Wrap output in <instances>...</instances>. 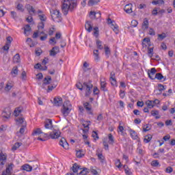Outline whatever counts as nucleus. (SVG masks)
<instances>
[{"mask_svg":"<svg viewBox=\"0 0 175 175\" xmlns=\"http://www.w3.org/2000/svg\"><path fill=\"white\" fill-rule=\"evenodd\" d=\"M77 6V1L76 0H71V1H64L62 10L63 12V14L66 16L68 14V12L70 10V12H73V9Z\"/></svg>","mask_w":175,"mask_h":175,"instance_id":"nucleus-1","label":"nucleus"},{"mask_svg":"<svg viewBox=\"0 0 175 175\" xmlns=\"http://www.w3.org/2000/svg\"><path fill=\"white\" fill-rule=\"evenodd\" d=\"M49 43L50 44H53V46L54 44H57V41L55 40V38H51L49 40Z\"/></svg>","mask_w":175,"mask_h":175,"instance_id":"nucleus-59","label":"nucleus"},{"mask_svg":"<svg viewBox=\"0 0 175 175\" xmlns=\"http://www.w3.org/2000/svg\"><path fill=\"white\" fill-rule=\"evenodd\" d=\"M93 54L94 55V60L99 61V50L96 49L93 51Z\"/></svg>","mask_w":175,"mask_h":175,"instance_id":"nucleus-30","label":"nucleus"},{"mask_svg":"<svg viewBox=\"0 0 175 175\" xmlns=\"http://www.w3.org/2000/svg\"><path fill=\"white\" fill-rule=\"evenodd\" d=\"M129 132L131 135V138L133 140H137V139H139V136H137V133H136V131H135V130L129 129Z\"/></svg>","mask_w":175,"mask_h":175,"instance_id":"nucleus-14","label":"nucleus"},{"mask_svg":"<svg viewBox=\"0 0 175 175\" xmlns=\"http://www.w3.org/2000/svg\"><path fill=\"white\" fill-rule=\"evenodd\" d=\"M54 106H62V98L55 97L53 99Z\"/></svg>","mask_w":175,"mask_h":175,"instance_id":"nucleus-12","label":"nucleus"},{"mask_svg":"<svg viewBox=\"0 0 175 175\" xmlns=\"http://www.w3.org/2000/svg\"><path fill=\"white\" fill-rule=\"evenodd\" d=\"M104 50H105V55L107 57V58H109V57H110V54H111L110 48H109V46L105 45Z\"/></svg>","mask_w":175,"mask_h":175,"instance_id":"nucleus-28","label":"nucleus"},{"mask_svg":"<svg viewBox=\"0 0 175 175\" xmlns=\"http://www.w3.org/2000/svg\"><path fill=\"white\" fill-rule=\"evenodd\" d=\"M79 170H81V168H80V165H79L77 163H74L72 165V172L73 173H77V172H79Z\"/></svg>","mask_w":175,"mask_h":175,"instance_id":"nucleus-26","label":"nucleus"},{"mask_svg":"<svg viewBox=\"0 0 175 175\" xmlns=\"http://www.w3.org/2000/svg\"><path fill=\"white\" fill-rule=\"evenodd\" d=\"M96 155H97V157H98L100 162H101V163H103V162H105V157L103 156V154L96 152Z\"/></svg>","mask_w":175,"mask_h":175,"instance_id":"nucleus-27","label":"nucleus"},{"mask_svg":"<svg viewBox=\"0 0 175 175\" xmlns=\"http://www.w3.org/2000/svg\"><path fill=\"white\" fill-rule=\"evenodd\" d=\"M151 116L155 117L156 120L161 118V116H159V111L155 110L151 111Z\"/></svg>","mask_w":175,"mask_h":175,"instance_id":"nucleus-23","label":"nucleus"},{"mask_svg":"<svg viewBox=\"0 0 175 175\" xmlns=\"http://www.w3.org/2000/svg\"><path fill=\"white\" fill-rule=\"evenodd\" d=\"M83 107L87 110V111H90L89 114H91L92 116L94 114L91 110H92V107L91 106L90 103L88 102H86L83 103Z\"/></svg>","mask_w":175,"mask_h":175,"instance_id":"nucleus-13","label":"nucleus"},{"mask_svg":"<svg viewBox=\"0 0 175 175\" xmlns=\"http://www.w3.org/2000/svg\"><path fill=\"white\" fill-rule=\"evenodd\" d=\"M123 169L124 170L126 174L131 175V172H129V168L128 167V165H124Z\"/></svg>","mask_w":175,"mask_h":175,"instance_id":"nucleus-48","label":"nucleus"},{"mask_svg":"<svg viewBox=\"0 0 175 175\" xmlns=\"http://www.w3.org/2000/svg\"><path fill=\"white\" fill-rule=\"evenodd\" d=\"M44 128L49 131H52L54 129L53 126V120L51 119H46L44 122Z\"/></svg>","mask_w":175,"mask_h":175,"instance_id":"nucleus-7","label":"nucleus"},{"mask_svg":"<svg viewBox=\"0 0 175 175\" xmlns=\"http://www.w3.org/2000/svg\"><path fill=\"white\" fill-rule=\"evenodd\" d=\"M21 62V59L20 58V54L16 53L13 57L14 64H18Z\"/></svg>","mask_w":175,"mask_h":175,"instance_id":"nucleus-19","label":"nucleus"},{"mask_svg":"<svg viewBox=\"0 0 175 175\" xmlns=\"http://www.w3.org/2000/svg\"><path fill=\"white\" fill-rule=\"evenodd\" d=\"M59 145L62 147H64L65 150L69 149V144L68 143V142H66V139H65V138H62V139L59 141Z\"/></svg>","mask_w":175,"mask_h":175,"instance_id":"nucleus-10","label":"nucleus"},{"mask_svg":"<svg viewBox=\"0 0 175 175\" xmlns=\"http://www.w3.org/2000/svg\"><path fill=\"white\" fill-rule=\"evenodd\" d=\"M151 166L153 167H159L161 166V164H159V161L158 160H153L151 162Z\"/></svg>","mask_w":175,"mask_h":175,"instance_id":"nucleus-31","label":"nucleus"},{"mask_svg":"<svg viewBox=\"0 0 175 175\" xmlns=\"http://www.w3.org/2000/svg\"><path fill=\"white\" fill-rule=\"evenodd\" d=\"M22 143L21 142H16L14 144V145L12 147V150L13 151H16V150H17V148H19L21 146H22Z\"/></svg>","mask_w":175,"mask_h":175,"instance_id":"nucleus-36","label":"nucleus"},{"mask_svg":"<svg viewBox=\"0 0 175 175\" xmlns=\"http://www.w3.org/2000/svg\"><path fill=\"white\" fill-rule=\"evenodd\" d=\"M76 155H77V158H83V157H84V153H83L82 150H79L77 151Z\"/></svg>","mask_w":175,"mask_h":175,"instance_id":"nucleus-40","label":"nucleus"},{"mask_svg":"<svg viewBox=\"0 0 175 175\" xmlns=\"http://www.w3.org/2000/svg\"><path fill=\"white\" fill-rule=\"evenodd\" d=\"M11 114H12V111L10 110V108H5L3 111L1 116L3 117V119L5 120H9V118H10Z\"/></svg>","mask_w":175,"mask_h":175,"instance_id":"nucleus-6","label":"nucleus"},{"mask_svg":"<svg viewBox=\"0 0 175 175\" xmlns=\"http://www.w3.org/2000/svg\"><path fill=\"white\" fill-rule=\"evenodd\" d=\"M43 53V51H42V49H37L36 50V54L38 57H39V55H40V54H42Z\"/></svg>","mask_w":175,"mask_h":175,"instance_id":"nucleus-62","label":"nucleus"},{"mask_svg":"<svg viewBox=\"0 0 175 175\" xmlns=\"http://www.w3.org/2000/svg\"><path fill=\"white\" fill-rule=\"evenodd\" d=\"M151 130V125L150 124H147L146 127L143 128L144 132H148V131Z\"/></svg>","mask_w":175,"mask_h":175,"instance_id":"nucleus-50","label":"nucleus"},{"mask_svg":"<svg viewBox=\"0 0 175 175\" xmlns=\"http://www.w3.org/2000/svg\"><path fill=\"white\" fill-rule=\"evenodd\" d=\"M132 3H129L124 6V10L126 13H132Z\"/></svg>","mask_w":175,"mask_h":175,"instance_id":"nucleus-17","label":"nucleus"},{"mask_svg":"<svg viewBox=\"0 0 175 175\" xmlns=\"http://www.w3.org/2000/svg\"><path fill=\"white\" fill-rule=\"evenodd\" d=\"M154 79H157V80H162L163 79H164L163 81L166 80V78H165V77H163V75L161 72L157 73L154 76Z\"/></svg>","mask_w":175,"mask_h":175,"instance_id":"nucleus-24","label":"nucleus"},{"mask_svg":"<svg viewBox=\"0 0 175 175\" xmlns=\"http://www.w3.org/2000/svg\"><path fill=\"white\" fill-rule=\"evenodd\" d=\"M148 25H149L148 19H147V18H145L142 23V29H148Z\"/></svg>","mask_w":175,"mask_h":175,"instance_id":"nucleus-20","label":"nucleus"},{"mask_svg":"<svg viewBox=\"0 0 175 175\" xmlns=\"http://www.w3.org/2000/svg\"><path fill=\"white\" fill-rule=\"evenodd\" d=\"M76 87L78 90H80V91H83L84 89V83L81 84V83H78L76 84Z\"/></svg>","mask_w":175,"mask_h":175,"instance_id":"nucleus-45","label":"nucleus"},{"mask_svg":"<svg viewBox=\"0 0 175 175\" xmlns=\"http://www.w3.org/2000/svg\"><path fill=\"white\" fill-rule=\"evenodd\" d=\"M51 77L50 76H46L44 80H43V83L42 85V88H44V85H48V84H50V83L51 82Z\"/></svg>","mask_w":175,"mask_h":175,"instance_id":"nucleus-15","label":"nucleus"},{"mask_svg":"<svg viewBox=\"0 0 175 175\" xmlns=\"http://www.w3.org/2000/svg\"><path fill=\"white\" fill-rule=\"evenodd\" d=\"M93 94H94V95H99V89H98V87L94 88Z\"/></svg>","mask_w":175,"mask_h":175,"instance_id":"nucleus-51","label":"nucleus"},{"mask_svg":"<svg viewBox=\"0 0 175 175\" xmlns=\"http://www.w3.org/2000/svg\"><path fill=\"white\" fill-rule=\"evenodd\" d=\"M100 1L99 0H90L88 1V5L89 6H94V5H96L97 3H99Z\"/></svg>","mask_w":175,"mask_h":175,"instance_id":"nucleus-35","label":"nucleus"},{"mask_svg":"<svg viewBox=\"0 0 175 175\" xmlns=\"http://www.w3.org/2000/svg\"><path fill=\"white\" fill-rule=\"evenodd\" d=\"M13 88V85H12L10 83H8L5 87V91H10Z\"/></svg>","mask_w":175,"mask_h":175,"instance_id":"nucleus-44","label":"nucleus"},{"mask_svg":"<svg viewBox=\"0 0 175 175\" xmlns=\"http://www.w3.org/2000/svg\"><path fill=\"white\" fill-rule=\"evenodd\" d=\"M23 29H24V33L25 35H27V33L31 32L32 31V29L31 28V26L29 25H26Z\"/></svg>","mask_w":175,"mask_h":175,"instance_id":"nucleus-22","label":"nucleus"},{"mask_svg":"<svg viewBox=\"0 0 175 175\" xmlns=\"http://www.w3.org/2000/svg\"><path fill=\"white\" fill-rule=\"evenodd\" d=\"M108 139L109 144H113V143H114V137H113V135L111 133H109L108 135Z\"/></svg>","mask_w":175,"mask_h":175,"instance_id":"nucleus-41","label":"nucleus"},{"mask_svg":"<svg viewBox=\"0 0 175 175\" xmlns=\"http://www.w3.org/2000/svg\"><path fill=\"white\" fill-rule=\"evenodd\" d=\"M23 170H26V172H31L32 170V167L29 164H25L22 166Z\"/></svg>","mask_w":175,"mask_h":175,"instance_id":"nucleus-25","label":"nucleus"},{"mask_svg":"<svg viewBox=\"0 0 175 175\" xmlns=\"http://www.w3.org/2000/svg\"><path fill=\"white\" fill-rule=\"evenodd\" d=\"M23 8V4H21V3H18L16 6V9L18 10H20L21 12H24V9Z\"/></svg>","mask_w":175,"mask_h":175,"instance_id":"nucleus-54","label":"nucleus"},{"mask_svg":"<svg viewBox=\"0 0 175 175\" xmlns=\"http://www.w3.org/2000/svg\"><path fill=\"white\" fill-rule=\"evenodd\" d=\"M90 170H88V168L85 167L83 169L82 171H81L79 174H77L78 175H86L87 173H89Z\"/></svg>","mask_w":175,"mask_h":175,"instance_id":"nucleus-38","label":"nucleus"},{"mask_svg":"<svg viewBox=\"0 0 175 175\" xmlns=\"http://www.w3.org/2000/svg\"><path fill=\"white\" fill-rule=\"evenodd\" d=\"M51 57H55L57 53H59V46H54L49 51Z\"/></svg>","mask_w":175,"mask_h":175,"instance_id":"nucleus-11","label":"nucleus"},{"mask_svg":"<svg viewBox=\"0 0 175 175\" xmlns=\"http://www.w3.org/2000/svg\"><path fill=\"white\" fill-rule=\"evenodd\" d=\"M137 152L139 155H142V157H143V155L145 154L144 150H143L142 148H137Z\"/></svg>","mask_w":175,"mask_h":175,"instance_id":"nucleus-60","label":"nucleus"},{"mask_svg":"<svg viewBox=\"0 0 175 175\" xmlns=\"http://www.w3.org/2000/svg\"><path fill=\"white\" fill-rule=\"evenodd\" d=\"M12 170H13V163L8 165L5 171H3L1 175H10L12 174Z\"/></svg>","mask_w":175,"mask_h":175,"instance_id":"nucleus-8","label":"nucleus"},{"mask_svg":"<svg viewBox=\"0 0 175 175\" xmlns=\"http://www.w3.org/2000/svg\"><path fill=\"white\" fill-rule=\"evenodd\" d=\"M20 113H21V108L20 107L16 108L14 111V114L15 117H18V116H20Z\"/></svg>","mask_w":175,"mask_h":175,"instance_id":"nucleus-39","label":"nucleus"},{"mask_svg":"<svg viewBox=\"0 0 175 175\" xmlns=\"http://www.w3.org/2000/svg\"><path fill=\"white\" fill-rule=\"evenodd\" d=\"M54 31H55V28H54V27L50 28L49 30V36H52V35L54 34Z\"/></svg>","mask_w":175,"mask_h":175,"instance_id":"nucleus-53","label":"nucleus"},{"mask_svg":"<svg viewBox=\"0 0 175 175\" xmlns=\"http://www.w3.org/2000/svg\"><path fill=\"white\" fill-rule=\"evenodd\" d=\"M151 139H152V135H148L145 136V138L144 139V143H150L151 142Z\"/></svg>","mask_w":175,"mask_h":175,"instance_id":"nucleus-34","label":"nucleus"},{"mask_svg":"<svg viewBox=\"0 0 175 175\" xmlns=\"http://www.w3.org/2000/svg\"><path fill=\"white\" fill-rule=\"evenodd\" d=\"M148 57H150V58H152V57H154V48H148Z\"/></svg>","mask_w":175,"mask_h":175,"instance_id":"nucleus-32","label":"nucleus"},{"mask_svg":"<svg viewBox=\"0 0 175 175\" xmlns=\"http://www.w3.org/2000/svg\"><path fill=\"white\" fill-rule=\"evenodd\" d=\"M43 131H42V129L40 128H38L35 130H33L32 133V136H39V135H42Z\"/></svg>","mask_w":175,"mask_h":175,"instance_id":"nucleus-18","label":"nucleus"},{"mask_svg":"<svg viewBox=\"0 0 175 175\" xmlns=\"http://www.w3.org/2000/svg\"><path fill=\"white\" fill-rule=\"evenodd\" d=\"M94 33H93V34H94V36L96 37V38H98V36H99V27H94Z\"/></svg>","mask_w":175,"mask_h":175,"instance_id":"nucleus-43","label":"nucleus"},{"mask_svg":"<svg viewBox=\"0 0 175 175\" xmlns=\"http://www.w3.org/2000/svg\"><path fill=\"white\" fill-rule=\"evenodd\" d=\"M152 5H159V6H161V5H165V0H153L152 1Z\"/></svg>","mask_w":175,"mask_h":175,"instance_id":"nucleus-21","label":"nucleus"},{"mask_svg":"<svg viewBox=\"0 0 175 175\" xmlns=\"http://www.w3.org/2000/svg\"><path fill=\"white\" fill-rule=\"evenodd\" d=\"M120 96L122 99H124L125 98V91L124 90H120Z\"/></svg>","mask_w":175,"mask_h":175,"instance_id":"nucleus-63","label":"nucleus"},{"mask_svg":"<svg viewBox=\"0 0 175 175\" xmlns=\"http://www.w3.org/2000/svg\"><path fill=\"white\" fill-rule=\"evenodd\" d=\"M38 29H44V23L43 22H41L38 25Z\"/></svg>","mask_w":175,"mask_h":175,"instance_id":"nucleus-58","label":"nucleus"},{"mask_svg":"<svg viewBox=\"0 0 175 175\" xmlns=\"http://www.w3.org/2000/svg\"><path fill=\"white\" fill-rule=\"evenodd\" d=\"M96 46L98 50H103V46H102V41L96 40Z\"/></svg>","mask_w":175,"mask_h":175,"instance_id":"nucleus-37","label":"nucleus"},{"mask_svg":"<svg viewBox=\"0 0 175 175\" xmlns=\"http://www.w3.org/2000/svg\"><path fill=\"white\" fill-rule=\"evenodd\" d=\"M92 88H94V85H92V81H89L88 82L83 83V90H85V96L88 97L92 93Z\"/></svg>","mask_w":175,"mask_h":175,"instance_id":"nucleus-2","label":"nucleus"},{"mask_svg":"<svg viewBox=\"0 0 175 175\" xmlns=\"http://www.w3.org/2000/svg\"><path fill=\"white\" fill-rule=\"evenodd\" d=\"M49 133L51 139H58L61 136V131L57 129H53Z\"/></svg>","mask_w":175,"mask_h":175,"instance_id":"nucleus-5","label":"nucleus"},{"mask_svg":"<svg viewBox=\"0 0 175 175\" xmlns=\"http://www.w3.org/2000/svg\"><path fill=\"white\" fill-rule=\"evenodd\" d=\"M11 75H15V76H17L18 75V68L17 66H14L12 68V70L11 71Z\"/></svg>","mask_w":175,"mask_h":175,"instance_id":"nucleus-42","label":"nucleus"},{"mask_svg":"<svg viewBox=\"0 0 175 175\" xmlns=\"http://www.w3.org/2000/svg\"><path fill=\"white\" fill-rule=\"evenodd\" d=\"M6 161V155L3 154V153H0V161Z\"/></svg>","mask_w":175,"mask_h":175,"instance_id":"nucleus-61","label":"nucleus"},{"mask_svg":"<svg viewBox=\"0 0 175 175\" xmlns=\"http://www.w3.org/2000/svg\"><path fill=\"white\" fill-rule=\"evenodd\" d=\"M27 9L29 13H30V14L33 13V14H35V13H36L35 8H33V7L32 5L28 4L27 5Z\"/></svg>","mask_w":175,"mask_h":175,"instance_id":"nucleus-29","label":"nucleus"},{"mask_svg":"<svg viewBox=\"0 0 175 175\" xmlns=\"http://www.w3.org/2000/svg\"><path fill=\"white\" fill-rule=\"evenodd\" d=\"M139 24V22H137V21L136 20H133L131 21V27H137V25Z\"/></svg>","mask_w":175,"mask_h":175,"instance_id":"nucleus-57","label":"nucleus"},{"mask_svg":"<svg viewBox=\"0 0 175 175\" xmlns=\"http://www.w3.org/2000/svg\"><path fill=\"white\" fill-rule=\"evenodd\" d=\"M7 42H5L7 44H12V42H13V38L11 36H8L6 38Z\"/></svg>","mask_w":175,"mask_h":175,"instance_id":"nucleus-49","label":"nucleus"},{"mask_svg":"<svg viewBox=\"0 0 175 175\" xmlns=\"http://www.w3.org/2000/svg\"><path fill=\"white\" fill-rule=\"evenodd\" d=\"M106 82L105 81H101L100 83V90L101 91H104V92H106L107 91V89L106 88Z\"/></svg>","mask_w":175,"mask_h":175,"instance_id":"nucleus-33","label":"nucleus"},{"mask_svg":"<svg viewBox=\"0 0 175 175\" xmlns=\"http://www.w3.org/2000/svg\"><path fill=\"white\" fill-rule=\"evenodd\" d=\"M146 105L149 109H152V107H154V104L152 103V100L146 101Z\"/></svg>","mask_w":175,"mask_h":175,"instance_id":"nucleus-46","label":"nucleus"},{"mask_svg":"<svg viewBox=\"0 0 175 175\" xmlns=\"http://www.w3.org/2000/svg\"><path fill=\"white\" fill-rule=\"evenodd\" d=\"M69 105L70 103L69 101H66L63 105V109H62V113L64 117H68L69 113H70V108H69Z\"/></svg>","mask_w":175,"mask_h":175,"instance_id":"nucleus-4","label":"nucleus"},{"mask_svg":"<svg viewBox=\"0 0 175 175\" xmlns=\"http://www.w3.org/2000/svg\"><path fill=\"white\" fill-rule=\"evenodd\" d=\"M158 87H159V91H165V90H166V88H165V85L161 83L158 84Z\"/></svg>","mask_w":175,"mask_h":175,"instance_id":"nucleus-55","label":"nucleus"},{"mask_svg":"<svg viewBox=\"0 0 175 175\" xmlns=\"http://www.w3.org/2000/svg\"><path fill=\"white\" fill-rule=\"evenodd\" d=\"M155 73H157V69H155V68H151L150 71H148V77H150L151 80H155Z\"/></svg>","mask_w":175,"mask_h":175,"instance_id":"nucleus-9","label":"nucleus"},{"mask_svg":"<svg viewBox=\"0 0 175 175\" xmlns=\"http://www.w3.org/2000/svg\"><path fill=\"white\" fill-rule=\"evenodd\" d=\"M38 17L41 21H46L47 18L44 14H38Z\"/></svg>","mask_w":175,"mask_h":175,"instance_id":"nucleus-47","label":"nucleus"},{"mask_svg":"<svg viewBox=\"0 0 175 175\" xmlns=\"http://www.w3.org/2000/svg\"><path fill=\"white\" fill-rule=\"evenodd\" d=\"M10 49V44H6V43L5 46L3 47V49L4 50V51H9Z\"/></svg>","mask_w":175,"mask_h":175,"instance_id":"nucleus-56","label":"nucleus"},{"mask_svg":"<svg viewBox=\"0 0 175 175\" xmlns=\"http://www.w3.org/2000/svg\"><path fill=\"white\" fill-rule=\"evenodd\" d=\"M51 16L55 23H61L62 21V16L61 12L57 10H51Z\"/></svg>","mask_w":175,"mask_h":175,"instance_id":"nucleus-3","label":"nucleus"},{"mask_svg":"<svg viewBox=\"0 0 175 175\" xmlns=\"http://www.w3.org/2000/svg\"><path fill=\"white\" fill-rule=\"evenodd\" d=\"M85 28L88 32L92 31V25H91V21H87L85 24Z\"/></svg>","mask_w":175,"mask_h":175,"instance_id":"nucleus-16","label":"nucleus"},{"mask_svg":"<svg viewBox=\"0 0 175 175\" xmlns=\"http://www.w3.org/2000/svg\"><path fill=\"white\" fill-rule=\"evenodd\" d=\"M42 136L43 137L46 138V139H50V132L49 133H42Z\"/></svg>","mask_w":175,"mask_h":175,"instance_id":"nucleus-64","label":"nucleus"},{"mask_svg":"<svg viewBox=\"0 0 175 175\" xmlns=\"http://www.w3.org/2000/svg\"><path fill=\"white\" fill-rule=\"evenodd\" d=\"M158 8H154L152 11V16H157L158 15Z\"/></svg>","mask_w":175,"mask_h":175,"instance_id":"nucleus-52","label":"nucleus"}]
</instances>
